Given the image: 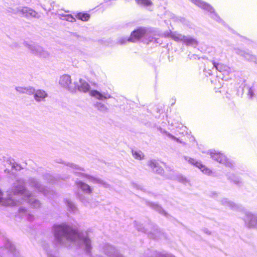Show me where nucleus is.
Here are the masks:
<instances>
[{
	"label": "nucleus",
	"mask_w": 257,
	"mask_h": 257,
	"mask_svg": "<svg viewBox=\"0 0 257 257\" xmlns=\"http://www.w3.org/2000/svg\"><path fill=\"white\" fill-rule=\"evenodd\" d=\"M52 232L56 245H65L66 242H72L87 255L91 254V241L87 232H79L66 223L54 224Z\"/></svg>",
	"instance_id": "1"
},
{
	"label": "nucleus",
	"mask_w": 257,
	"mask_h": 257,
	"mask_svg": "<svg viewBox=\"0 0 257 257\" xmlns=\"http://www.w3.org/2000/svg\"><path fill=\"white\" fill-rule=\"evenodd\" d=\"M7 198L3 197L0 190V204L5 206H15L24 202L29 204L33 208L40 207V201L36 199L32 193L26 187L25 182L22 179L17 180V184L8 194Z\"/></svg>",
	"instance_id": "2"
},
{
	"label": "nucleus",
	"mask_w": 257,
	"mask_h": 257,
	"mask_svg": "<svg viewBox=\"0 0 257 257\" xmlns=\"http://www.w3.org/2000/svg\"><path fill=\"white\" fill-rule=\"evenodd\" d=\"M158 36L153 29L141 27L133 31L128 38H120L118 43L123 45L127 42H136L142 38L143 42L147 44L151 43L161 44L162 41Z\"/></svg>",
	"instance_id": "3"
},
{
	"label": "nucleus",
	"mask_w": 257,
	"mask_h": 257,
	"mask_svg": "<svg viewBox=\"0 0 257 257\" xmlns=\"http://www.w3.org/2000/svg\"><path fill=\"white\" fill-rule=\"evenodd\" d=\"M134 225L138 231L147 234L149 237L155 239L160 238L162 235V232L158 226L151 221L149 220L145 226L141 223L134 221Z\"/></svg>",
	"instance_id": "4"
},
{
	"label": "nucleus",
	"mask_w": 257,
	"mask_h": 257,
	"mask_svg": "<svg viewBox=\"0 0 257 257\" xmlns=\"http://www.w3.org/2000/svg\"><path fill=\"white\" fill-rule=\"evenodd\" d=\"M191 2L200 8L208 12L212 19L219 23L224 24V21L215 13L214 9L211 5L201 0H191Z\"/></svg>",
	"instance_id": "5"
},
{
	"label": "nucleus",
	"mask_w": 257,
	"mask_h": 257,
	"mask_svg": "<svg viewBox=\"0 0 257 257\" xmlns=\"http://www.w3.org/2000/svg\"><path fill=\"white\" fill-rule=\"evenodd\" d=\"M209 154L211 155V158L214 160L224 165L227 167L234 170V162L228 159L223 154L220 152H216L215 150L210 151Z\"/></svg>",
	"instance_id": "6"
},
{
	"label": "nucleus",
	"mask_w": 257,
	"mask_h": 257,
	"mask_svg": "<svg viewBox=\"0 0 257 257\" xmlns=\"http://www.w3.org/2000/svg\"><path fill=\"white\" fill-rule=\"evenodd\" d=\"M27 183L30 187L32 188L38 193L43 194L45 196L49 197L50 192L48 189L41 184L40 181L37 179L30 177L27 181Z\"/></svg>",
	"instance_id": "7"
},
{
	"label": "nucleus",
	"mask_w": 257,
	"mask_h": 257,
	"mask_svg": "<svg viewBox=\"0 0 257 257\" xmlns=\"http://www.w3.org/2000/svg\"><path fill=\"white\" fill-rule=\"evenodd\" d=\"M24 45L27 47L31 52L40 57L47 58L49 56V53L44 50L43 48L35 43L29 44L27 42L24 43Z\"/></svg>",
	"instance_id": "8"
},
{
	"label": "nucleus",
	"mask_w": 257,
	"mask_h": 257,
	"mask_svg": "<svg viewBox=\"0 0 257 257\" xmlns=\"http://www.w3.org/2000/svg\"><path fill=\"white\" fill-rule=\"evenodd\" d=\"M244 214L243 220L245 225L249 228H257V214L252 213L247 211L244 208V210L240 211Z\"/></svg>",
	"instance_id": "9"
},
{
	"label": "nucleus",
	"mask_w": 257,
	"mask_h": 257,
	"mask_svg": "<svg viewBox=\"0 0 257 257\" xmlns=\"http://www.w3.org/2000/svg\"><path fill=\"white\" fill-rule=\"evenodd\" d=\"M73 173L75 174L76 176L80 177H85L87 178L89 181L91 182H92L95 184H98L104 188H108L109 187V185L103 181L102 180L91 176L90 175H88L83 173L77 172L76 171H74Z\"/></svg>",
	"instance_id": "10"
},
{
	"label": "nucleus",
	"mask_w": 257,
	"mask_h": 257,
	"mask_svg": "<svg viewBox=\"0 0 257 257\" xmlns=\"http://www.w3.org/2000/svg\"><path fill=\"white\" fill-rule=\"evenodd\" d=\"M59 84L64 87L67 88L70 92H76V85L72 83L70 76L64 75L61 76L59 80Z\"/></svg>",
	"instance_id": "11"
},
{
	"label": "nucleus",
	"mask_w": 257,
	"mask_h": 257,
	"mask_svg": "<svg viewBox=\"0 0 257 257\" xmlns=\"http://www.w3.org/2000/svg\"><path fill=\"white\" fill-rule=\"evenodd\" d=\"M221 205L227 206L233 211L240 212L244 210V207L240 204H236L228 198H223L220 200Z\"/></svg>",
	"instance_id": "12"
},
{
	"label": "nucleus",
	"mask_w": 257,
	"mask_h": 257,
	"mask_svg": "<svg viewBox=\"0 0 257 257\" xmlns=\"http://www.w3.org/2000/svg\"><path fill=\"white\" fill-rule=\"evenodd\" d=\"M146 204L153 209L158 213L164 216L166 218H169L170 215L163 209L162 206L157 203L151 202L148 200H145Z\"/></svg>",
	"instance_id": "13"
},
{
	"label": "nucleus",
	"mask_w": 257,
	"mask_h": 257,
	"mask_svg": "<svg viewBox=\"0 0 257 257\" xmlns=\"http://www.w3.org/2000/svg\"><path fill=\"white\" fill-rule=\"evenodd\" d=\"M21 16L28 19L33 18L39 19L40 17L35 11L27 7H22Z\"/></svg>",
	"instance_id": "14"
},
{
	"label": "nucleus",
	"mask_w": 257,
	"mask_h": 257,
	"mask_svg": "<svg viewBox=\"0 0 257 257\" xmlns=\"http://www.w3.org/2000/svg\"><path fill=\"white\" fill-rule=\"evenodd\" d=\"M185 159L190 164L199 168L205 174L210 175L211 174H212V171L203 165L201 162L196 161L195 159L188 157H185Z\"/></svg>",
	"instance_id": "15"
},
{
	"label": "nucleus",
	"mask_w": 257,
	"mask_h": 257,
	"mask_svg": "<svg viewBox=\"0 0 257 257\" xmlns=\"http://www.w3.org/2000/svg\"><path fill=\"white\" fill-rule=\"evenodd\" d=\"M103 252L109 257H123L113 246L106 244L103 247Z\"/></svg>",
	"instance_id": "16"
},
{
	"label": "nucleus",
	"mask_w": 257,
	"mask_h": 257,
	"mask_svg": "<svg viewBox=\"0 0 257 257\" xmlns=\"http://www.w3.org/2000/svg\"><path fill=\"white\" fill-rule=\"evenodd\" d=\"M141 257H175L172 254L164 252H158L155 250L148 249Z\"/></svg>",
	"instance_id": "17"
},
{
	"label": "nucleus",
	"mask_w": 257,
	"mask_h": 257,
	"mask_svg": "<svg viewBox=\"0 0 257 257\" xmlns=\"http://www.w3.org/2000/svg\"><path fill=\"white\" fill-rule=\"evenodd\" d=\"M148 165L151 168L154 172L161 175L164 173V169L158 161L151 160L148 162Z\"/></svg>",
	"instance_id": "18"
},
{
	"label": "nucleus",
	"mask_w": 257,
	"mask_h": 257,
	"mask_svg": "<svg viewBox=\"0 0 257 257\" xmlns=\"http://www.w3.org/2000/svg\"><path fill=\"white\" fill-rule=\"evenodd\" d=\"M79 83L74 82V85H76V90H78L79 91L87 92L89 91L90 86L89 84L82 79L79 80Z\"/></svg>",
	"instance_id": "19"
},
{
	"label": "nucleus",
	"mask_w": 257,
	"mask_h": 257,
	"mask_svg": "<svg viewBox=\"0 0 257 257\" xmlns=\"http://www.w3.org/2000/svg\"><path fill=\"white\" fill-rule=\"evenodd\" d=\"M41 246L47 253V257H58V252L56 249H51L45 241H42Z\"/></svg>",
	"instance_id": "20"
},
{
	"label": "nucleus",
	"mask_w": 257,
	"mask_h": 257,
	"mask_svg": "<svg viewBox=\"0 0 257 257\" xmlns=\"http://www.w3.org/2000/svg\"><path fill=\"white\" fill-rule=\"evenodd\" d=\"M233 51L236 54L243 57L247 60L253 61L255 60V57L249 52H245L237 48H234Z\"/></svg>",
	"instance_id": "21"
},
{
	"label": "nucleus",
	"mask_w": 257,
	"mask_h": 257,
	"mask_svg": "<svg viewBox=\"0 0 257 257\" xmlns=\"http://www.w3.org/2000/svg\"><path fill=\"white\" fill-rule=\"evenodd\" d=\"M211 63L213 66V69H215V70L223 73V74H228L229 68L227 66L217 63L214 61H211Z\"/></svg>",
	"instance_id": "22"
},
{
	"label": "nucleus",
	"mask_w": 257,
	"mask_h": 257,
	"mask_svg": "<svg viewBox=\"0 0 257 257\" xmlns=\"http://www.w3.org/2000/svg\"><path fill=\"white\" fill-rule=\"evenodd\" d=\"M167 178L172 180H176L184 184H186L188 182L187 179L181 174L175 173L174 171L168 175Z\"/></svg>",
	"instance_id": "23"
},
{
	"label": "nucleus",
	"mask_w": 257,
	"mask_h": 257,
	"mask_svg": "<svg viewBox=\"0 0 257 257\" xmlns=\"http://www.w3.org/2000/svg\"><path fill=\"white\" fill-rule=\"evenodd\" d=\"M75 184L79 189H81L84 193L88 194L92 193V189L91 187L83 181L77 180L75 182Z\"/></svg>",
	"instance_id": "24"
},
{
	"label": "nucleus",
	"mask_w": 257,
	"mask_h": 257,
	"mask_svg": "<svg viewBox=\"0 0 257 257\" xmlns=\"http://www.w3.org/2000/svg\"><path fill=\"white\" fill-rule=\"evenodd\" d=\"M227 179L230 182L233 183L238 186H241L242 185V182L241 178L233 173H227L226 174Z\"/></svg>",
	"instance_id": "25"
},
{
	"label": "nucleus",
	"mask_w": 257,
	"mask_h": 257,
	"mask_svg": "<svg viewBox=\"0 0 257 257\" xmlns=\"http://www.w3.org/2000/svg\"><path fill=\"white\" fill-rule=\"evenodd\" d=\"M33 94H34V97L37 102L43 101L46 97H48V94L46 92L42 89L37 90L35 89V92Z\"/></svg>",
	"instance_id": "26"
},
{
	"label": "nucleus",
	"mask_w": 257,
	"mask_h": 257,
	"mask_svg": "<svg viewBox=\"0 0 257 257\" xmlns=\"http://www.w3.org/2000/svg\"><path fill=\"white\" fill-rule=\"evenodd\" d=\"M15 89L20 93L32 95L35 92V88L32 86L20 87L17 86Z\"/></svg>",
	"instance_id": "27"
},
{
	"label": "nucleus",
	"mask_w": 257,
	"mask_h": 257,
	"mask_svg": "<svg viewBox=\"0 0 257 257\" xmlns=\"http://www.w3.org/2000/svg\"><path fill=\"white\" fill-rule=\"evenodd\" d=\"M90 94L91 96L95 97L99 100L106 99L111 97L110 95L107 94L104 95L97 90L90 91Z\"/></svg>",
	"instance_id": "28"
},
{
	"label": "nucleus",
	"mask_w": 257,
	"mask_h": 257,
	"mask_svg": "<svg viewBox=\"0 0 257 257\" xmlns=\"http://www.w3.org/2000/svg\"><path fill=\"white\" fill-rule=\"evenodd\" d=\"M19 212L22 217L26 218L30 222L32 221L34 219V216L29 213L27 210L23 206H21L19 208Z\"/></svg>",
	"instance_id": "29"
},
{
	"label": "nucleus",
	"mask_w": 257,
	"mask_h": 257,
	"mask_svg": "<svg viewBox=\"0 0 257 257\" xmlns=\"http://www.w3.org/2000/svg\"><path fill=\"white\" fill-rule=\"evenodd\" d=\"M184 43L187 46H192L196 48L198 45V41L194 38L190 36H185Z\"/></svg>",
	"instance_id": "30"
},
{
	"label": "nucleus",
	"mask_w": 257,
	"mask_h": 257,
	"mask_svg": "<svg viewBox=\"0 0 257 257\" xmlns=\"http://www.w3.org/2000/svg\"><path fill=\"white\" fill-rule=\"evenodd\" d=\"M240 89H241L242 93H243L245 91L247 92V94L249 98H252L254 96V89L252 87H250L248 86L244 85L243 87L240 86L238 89V92H239Z\"/></svg>",
	"instance_id": "31"
},
{
	"label": "nucleus",
	"mask_w": 257,
	"mask_h": 257,
	"mask_svg": "<svg viewBox=\"0 0 257 257\" xmlns=\"http://www.w3.org/2000/svg\"><path fill=\"white\" fill-rule=\"evenodd\" d=\"M65 203L67 206L68 210L69 212L74 214L76 213L77 211V208L73 202L69 199H65Z\"/></svg>",
	"instance_id": "32"
},
{
	"label": "nucleus",
	"mask_w": 257,
	"mask_h": 257,
	"mask_svg": "<svg viewBox=\"0 0 257 257\" xmlns=\"http://www.w3.org/2000/svg\"><path fill=\"white\" fill-rule=\"evenodd\" d=\"M169 36L172 39L174 40L177 42H184V40L185 39V36L182 35L181 34H177L176 32H171L169 34Z\"/></svg>",
	"instance_id": "33"
},
{
	"label": "nucleus",
	"mask_w": 257,
	"mask_h": 257,
	"mask_svg": "<svg viewBox=\"0 0 257 257\" xmlns=\"http://www.w3.org/2000/svg\"><path fill=\"white\" fill-rule=\"evenodd\" d=\"M58 163L64 164L65 165L68 166L70 168H71L75 170L82 171H85V170L83 168L80 167L78 165L75 164L74 163H72L62 162V161H61V160H60V161L58 162Z\"/></svg>",
	"instance_id": "34"
},
{
	"label": "nucleus",
	"mask_w": 257,
	"mask_h": 257,
	"mask_svg": "<svg viewBox=\"0 0 257 257\" xmlns=\"http://www.w3.org/2000/svg\"><path fill=\"white\" fill-rule=\"evenodd\" d=\"M94 106L99 111L102 112H106L108 110V107L103 103L100 102H96L94 104Z\"/></svg>",
	"instance_id": "35"
},
{
	"label": "nucleus",
	"mask_w": 257,
	"mask_h": 257,
	"mask_svg": "<svg viewBox=\"0 0 257 257\" xmlns=\"http://www.w3.org/2000/svg\"><path fill=\"white\" fill-rule=\"evenodd\" d=\"M43 179L49 183L55 184L57 183L56 179L49 173H46L43 176Z\"/></svg>",
	"instance_id": "36"
},
{
	"label": "nucleus",
	"mask_w": 257,
	"mask_h": 257,
	"mask_svg": "<svg viewBox=\"0 0 257 257\" xmlns=\"http://www.w3.org/2000/svg\"><path fill=\"white\" fill-rule=\"evenodd\" d=\"M7 162L12 166V168L13 169L20 171L23 169L22 166L20 164L16 163L14 160L9 159L7 160Z\"/></svg>",
	"instance_id": "37"
},
{
	"label": "nucleus",
	"mask_w": 257,
	"mask_h": 257,
	"mask_svg": "<svg viewBox=\"0 0 257 257\" xmlns=\"http://www.w3.org/2000/svg\"><path fill=\"white\" fill-rule=\"evenodd\" d=\"M76 17L78 19L82 21H87L90 18L89 14L86 13H79Z\"/></svg>",
	"instance_id": "38"
},
{
	"label": "nucleus",
	"mask_w": 257,
	"mask_h": 257,
	"mask_svg": "<svg viewBox=\"0 0 257 257\" xmlns=\"http://www.w3.org/2000/svg\"><path fill=\"white\" fill-rule=\"evenodd\" d=\"M136 2L138 5L144 6H150L152 5L151 0H136Z\"/></svg>",
	"instance_id": "39"
},
{
	"label": "nucleus",
	"mask_w": 257,
	"mask_h": 257,
	"mask_svg": "<svg viewBox=\"0 0 257 257\" xmlns=\"http://www.w3.org/2000/svg\"><path fill=\"white\" fill-rule=\"evenodd\" d=\"M132 154L133 157L138 160H142L143 159V154L141 151H132Z\"/></svg>",
	"instance_id": "40"
},
{
	"label": "nucleus",
	"mask_w": 257,
	"mask_h": 257,
	"mask_svg": "<svg viewBox=\"0 0 257 257\" xmlns=\"http://www.w3.org/2000/svg\"><path fill=\"white\" fill-rule=\"evenodd\" d=\"M78 198L80 201L83 203L85 205H86L88 203V200L85 198V197L82 194H78Z\"/></svg>",
	"instance_id": "41"
},
{
	"label": "nucleus",
	"mask_w": 257,
	"mask_h": 257,
	"mask_svg": "<svg viewBox=\"0 0 257 257\" xmlns=\"http://www.w3.org/2000/svg\"><path fill=\"white\" fill-rule=\"evenodd\" d=\"M22 7H19L15 9H11L9 12L14 14H19L21 16V11Z\"/></svg>",
	"instance_id": "42"
},
{
	"label": "nucleus",
	"mask_w": 257,
	"mask_h": 257,
	"mask_svg": "<svg viewBox=\"0 0 257 257\" xmlns=\"http://www.w3.org/2000/svg\"><path fill=\"white\" fill-rule=\"evenodd\" d=\"M65 19L66 21H67L68 22H75L76 21L75 18H74L72 16L69 15L65 16Z\"/></svg>",
	"instance_id": "43"
},
{
	"label": "nucleus",
	"mask_w": 257,
	"mask_h": 257,
	"mask_svg": "<svg viewBox=\"0 0 257 257\" xmlns=\"http://www.w3.org/2000/svg\"><path fill=\"white\" fill-rule=\"evenodd\" d=\"M208 195L211 198L217 199L218 196V193L216 192H210L209 193Z\"/></svg>",
	"instance_id": "44"
},
{
	"label": "nucleus",
	"mask_w": 257,
	"mask_h": 257,
	"mask_svg": "<svg viewBox=\"0 0 257 257\" xmlns=\"http://www.w3.org/2000/svg\"><path fill=\"white\" fill-rule=\"evenodd\" d=\"M168 137H169V138H171V139H173V140H174L176 141L177 142H179V143H182V142H181V141H180L178 138H177L176 137H174V136H173V135H171V134H169H169H168Z\"/></svg>",
	"instance_id": "45"
},
{
	"label": "nucleus",
	"mask_w": 257,
	"mask_h": 257,
	"mask_svg": "<svg viewBox=\"0 0 257 257\" xmlns=\"http://www.w3.org/2000/svg\"><path fill=\"white\" fill-rule=\"evenodd\" d=\"M188 57L190 58V59H199L198 56L195 54H189L188 55Z\"/></svg>",
	"instance_id": "46"
},
{
	"label": "nucleus",
	"mask_w": 257,
	"mask_h": 257,
	"mask_svg": "<svg viewBox=\"0 0 257 257\" xmlns=\"http://www.w3.org/2000/svg\"><path fill=\"white\" fill-rule=\"evenodd\" d=\"M136 187L137 189H140L142 191H145V190L142 188V187L140 185H136Z\"/></svg>",
	"instance_id": "47"
},
{
	"label": "nucleus",
	"mask_w": 257,
	"mask_h": 257,
	"mask_svg": "<svg viewBox=\"0 0 257 257\" xmlns=\"http://www.w3.org/2000/svg\"><path fill=\"white\" fill-rule=\"evenodd\" d=\"M204 231L205 233L208 234H210V232L207 229H204Z\"/></svg>",
	"instance_id": "48"
},
{
	"label": "nucleus",
	"mask_w": 257,
	"mask_h": 257,
	"mask_svg": "<svg viewBox=\"0 0 257 257\" xmlns=\"http://www.w3.org/2000/svg\"><path fill=\"white\" fill-rule=\"evenodd\" d=\"M5 173H9L10 170L9 169H6L5 170Z\"/></svg>",
	"instance_id": "49"
},
{
	"label": "nucleus",
	"mask_w": 257,
	"mask_h": 257,
	"mask_svg": "<svg viewBox=\"0 0 257 257\" xmlns=\"http://www.w3.org/2000/svg\"><path fill=\"white\" fill-rule=\"evenodd\" d=\"M168 170H170V171H171L172 170L171 169V167H169Z\"/></svg>",
	"instance_id": "50"
}]
</instances>
